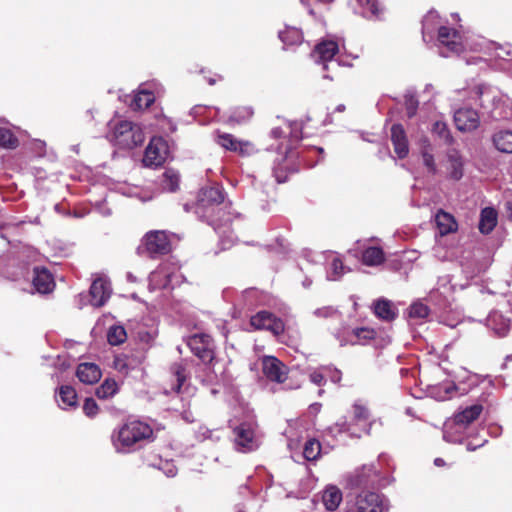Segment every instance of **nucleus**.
Instances as JSON below:
<instances>
[{"label":"nucleus","instance_id":"1","mask_svg":"<svg viewBox=\"0 0 512 512\" xmlns=\"http://www.w3.org/2000/svg\"><path fill=\"white\" fill-rule=\"evenodd\" d=\"M229 204L225 203V195L221 186L202 188L194 205V213L199 219L210 225H215L225 216V209Z\"/></svg>","mask_w":512,"mask_h":512},{"label":"nucleus","instance_id":"2","mask_svg":"<svg viewBox=\"0 0 512 512\" xmlns=\"http://www.w3.org/2000/svg\"><path fill=\"white\" fill-rule=\"evenodd\" d=\"M152 428L141 421L133 420L123 424L112 434V443L117 452L128 453L136 449L142 442L151 438Z\"/></svg>","mask_w":512,"mask_h":512},{"label":"nucleus","instance_id":"3","mask_svg":"<svg viewBox=\"0 0 512 512\" xmlns=\"http://www.w3.org/2000/svg\"><path fill=\"white\" fill-rule=\"evenodd\" d=\"M389 483V478L381 471L379 461L363 465L350 478V485L355 488H382Z\"/></svg>","mask_w":512,"mask_h":512},{"label":"nucleus","instance_id":"4","mask_svg":"<svg viewBox=\"0 0 512 512\" xmlns=\"http://www.w3.org/2000/svg\"><path fill=\"white\" fill-rule=\"evenodd\" d=\"M110 138L116 146L123 149H132L145 140L142 128L129 121H120L116 124Z\"/></svg>","mask_w":512,"mask_h":512},{"label":"nucleus","instance_id":"5","mask_svg":"<svg viewBox=\"0 0 512 512\" xmlns=\"http://www.w3.org/2000/svg\"><path fill=\"white\" fill-rule=\"evenodd\" d=\"M181 278L179 268L172 262H165L150 274L149 287L151 289L173 288L180 283Z\"/></svg>","mask_w":512,"mask_h":512},{"label":"nucleus","instance_id":"6","mask_svg":"<svg viewBox=\"0 0 512 512\" xmlns=\"http://www.w3.org/2000/svg\"><path fill=\"white\" fill-rule=\"evenodd\" d=\"M385 497L379 493L366 491L357 495L354 506L346 512H387Z\"/></svg>","mask_w":512,"mask_h":512},{"label":"nucleus","instance_id":"7","mask_svg":"<svg viewBox=\"0 0 512 512\" xmlns=\"http://www.w3.org/2000/svg\"><path fill=\"white\" fill-rule=\"evenodd\" d=\"M235 448L239 452H250L259 447V439L255 433L253 423L244 422L236 426L233 430Z\"/></svg>","mask_w":512,"mask_h":512},{"label":"nucleus","instance_id":"8","mask_svg":"<svg viewBox=\"0 0 512 512\" xmlns=\"http://www.w3.org/2000/svg\"><path fill=\"white\" fill-rule=\"evenodd\" d=\"M438 41L440 44V54L443 57H449L451 54H460L465 48L459 32L446 26L439 27Z\"/></svg>","mask_w":512,"mask_h":512},{"label":"nucleus","instance_id":"9","mask_svg":"<svg viewBox=\"0 0 512 512\" xmlns=\"http://www.w3.org/2000/svg\"><path fill=\"white\" fill-rule=\"evenodd\" d=\"M168 145L162 137H154L147 146L143 164L147 167L162 165L168 157Z\"/></svg>","mask_w":512,"mask_h":512},{"label":"nucleus","instance_id":"10","mask_svg":"<svg viewBox=\"0 0 512 512\" xmlns=\"http://www.w3.org/2000/svg\"><path fill=\"white\" fill-rule=\"evenodd\" d=\"M187 344L204 363H210L214 359V344L209 335L195 334L188 339Z\"/></svg>","mask_w":512,"mask_h":512},{"label":"nucleus","instance_id":"11","mask_svg":"<svg viewBox=\"0 0 512 512\" xmlns=\"http://www.w3.org/2000/svg\"><path fill=\"white\" fill-rule=\"evenodd\" d=\"M454 123L461 132H472L480 124V117L475 109L470 107H461L454 112Z\"/></svg>","mask_w":512,"mask_h":512},{"label":"nucleus","instance_id":"12","mask_svg":"<svg viewBox=\"0 0 512 512\" xmlns=\"http://www.w3.org/2000/svg\"><path fill=\"white\" fill-rule=\"evenodd\" d=\"M262 371L269 381L276 383H283L288 375L287 366L274 356L262 358Z\"/></svg>","mask_w":512,"mask_h":512},{"label":"nucleus","instance_id":"13","mask_svg":"<svg viewBox=\"0 0 512 512\" xmlns=\"http://www.w3.org/2000/svg\"><path fill=\"white\" fill-rule=\"evenodd\" d=\"M89 294L92 306H103L111 295V285L109 280L102 275L97 276L91 284Z\"/></svg>","mask_w":512,"mask_h":512},{"label":"nucleus","instance_id":"14","mask_svg":"<svg viewBox=\"0 0 512 512\" xmlns=\"http://www.w3.org/2000/svg\"><path fill=\"white\" fill-rule=\"evenodd\" d=\"M250 324L258 330H268L278 335L283 332V322L268 311H260L251 317Z\"/></svg>","mask_w":512,"mask_h":512},{"label":"nucleus","instance_id":"15","mask_svg":"<svg viewBox=\"0 0 512 512\" xmlns=\"http://www.w3.org/2000/svg\"><path fill=\"white\" fill-rule=\"evenodd\" d=\"M144 245L150 254H165L170 250V243L164 231L147 233Z\"/></svg>","mask_w":512,"mask_h":512},{"label":"nucleus","instance_id":"16","mask_svg":"<svg viewBox=\"0 0 512 512\" xmlns=\"http://www.w3.org/2000/svg\"><path fill=\"white\" fill-rule=\"evenodd\" d=\"M338 49V44L335 41L324 40L315 47L312 56L316 62L323 63L324 69H327V62L333 59L338 52Z\"/></svg>","mask_w":512,"mask_h":512},{"label":"nucleus","instance_id":"17","mask_svg":"<svg viewBox=\"0 0 512 512\" xmlns=\"http://www.w3.org/2000/svg\"><path fill=\"white\" fill-rule=\"evenodd\" d=\"M391 141L397 156L400 159L405 158L409 153V146L405 130L401 124H394L391 127Z\"/></svg>","mask_w":512,"mask_h":512},{"label":"nucleus","instance_id":"18","mask_svg":"<svg viewBox=\"0 0 512 512\" xmlns=\"http://www.w3.org/2000/svg\"><path fill=\"white\" fill-rule=\"evenodd\" d=\"M33 286L35 290L41 294L49 293L54 288V280L51 273L40 267L34 268Z\"/></svg>","mask_w":512,"mask_h":512},{"label":"nucleus","instance_id":"19","mask_svg":"<svg viewBox=\"0 0 512 512\" xmlns=\"http://www.w3.org/2000/svg\"><path fill=\"white\" fill-rule=\"evenodd\" d=\"M216 142L226 150L239 152L240 154H248L251 144L249 142L238 141L232 134L219 133Z\"/></svg>","mask_w":512,"mask_h":512},{"label":"nucleus","instance_id":"20","mask_svg":"<svg viewBox=\"0 0 512 512\" xmlns=\"http://www.w3.org/2000/svg\"><path fill=\"white\" fill-rule=\"evenodd\" d=\"M76 375L85 384H94L101 378V370L94 363H81L77 367Z\"/></svg>","mask_w":512,"mask_h":512},{"label":"nucleus","instance_id":"21","mask_svg":"<svg viewBox=\"0 0 512 512\" xmlns=\"http://www.w3.org/2000/svg\"><path fill=\"white\" fill-rule=\"evenodd\" d=\"M487 326L495 335L504 337L510 330V320L505 318L501 313L494 311L487 317Z\"/></svg>","mask_w":512,"mask_h":512},{"label":"nucleus","instance_id":"22","mask_svg":"<svg viewBox=\"0 0 512 512\" xmlns=\"http://www.w3.org/2000/svg\"><path fill=\"white\" fill-rule=\"evenodd\" d=\"M482 410L483 407L479 404L466 407L454 416L453 422L459 428L466 427L480 416Z\"/></svg>","mask_w":512,"mask_h":512},{"label":"nucleus","instance_id":"23","mask_svg":"<svg viewBox=\"0 0 512 512\" xmlns=\"http://www.w3.org/2000/svg\"><path fill=\"white\" fill-rule=\"evenodd\" d=\"M322 501L327 510L335 511L342 501V492L336 486H328L323 491Z\"/></svg>","mask_w":512,"mask_h":512},{"label":"nucleus","instance_id":"24","mask_svg":"<svg viewBox=\"0 0 512 512\" xmlns=\"http://www.w3.org/2000/svg\"><path fill=\"white\" fill-rule=\"evenodd\" d=\"M374 337V330L369 328H356L349 332L346 340H340V344L356 345L363 344L365 341L370 340Z\"/></svg>","mask_w":512,"mask_h":512},{"label":"nucleus","instance_id":"25","mask_svg":"<svg viewBox=\"0 0 512 512\" xmlns=\"http://www.w3.org/2000/svg\"><path fill=\"white\" fill-rule=\"evenodd\" d=\"M497 224V212L494 208L486 207L481 211L479 230L483 234L490 233Z\"/></svg>","mask_w":512,"mask_h":512},{"label":"nucleus","instance_id":"26","mask_svg":"<svg viewBox=\"0 0 512 512\" xmlns=\"http://www.w3.org/2000/svg\"><path fill=\"white\" fill-rule=\"evenodd\" d=\"M435 221L441 235L449 234L457 229V223L454 217L442 210L438 211L436 214Z\"/></svg>","mask_w":512,"mask_h":512},{"label":"nucleus","instance_id":"27","mask_svg":"<svg viewBox=\"0 0 512 512\" xmlns=\"http://www.w3.org/2000/svg\"><path fill=\"white\" fill-rule=\"evenodd\" d=\"M493 143L497 150L503 153H512V132L499 131L493 136Z\"/></svg>","mask_w":512,"mask_h":512},{"label":"nucleus","instance_id":"28","mask_svg":"<svg viewBox=\"0 0 512 512\" xmlns=\"http://www.w3.org/2000/svg\"><path fill=\"white\" fill-rule=\"evenodd\" d=\"M279 38L286 46L300 44L303 40L302 32L296 27H287L279 32Z\"/></svg>","mask_w":512,"mask_h":512},{"label":"nucleus","instance_id":"29","mask_svg":"<svg viewBox=\"0 0 512 512\" xmlns=\"http://www.w3.org/2000/svg\"><path fill=\"white\" fill-rule=\"evenodd\" d=\"M59 406L63 409L66 407H74L77 404V394L73 387L63 385L59 389Z\"/></svg>","mask_w":512,"mask_h":512},{"label":"nucleus","instance_id":"30","mask_svg":"<svg viewBox=\"0 0 512 512\" xmlns=\"http://www.w3.org/2000/svg\"><path fill=\"white\" fill-rule=\"evenodd\" d=\"M180 175L176 170L167 169L161 180V186L168 192H175L179 188Z\"/></svg>","mask_w":512,"mask_h":512},{"label":"nucleus","instance_id":"31","mask_svg":"<svg viewBox=\"0 0 512 512\" xmlns=\"http://www.w3.org/2000/svg\"><path fill=\"white\" fill-rule=\"evenodd\" d=\"M155 100L152 92L148 90H140L133 98L131 108L133 110H141L148 108Z\"/></svg>","mask_w":512,"mask_h":512},{"label":"nucleus","instance_id":"32","mask_svg":"<svg viewBox=\"0 0 512 512\" xmlns=\"http://www.w3.org/2000/svg\"><path fill=\"white\" fill-rule=\"evenodd\" d=\"M384 261V253L378 247L367 248L362 255V262L367 266H377Z\"/></svg>","mask_w":512,"mask_h":512},{"label":"nucleus","instance_id":"33","mask_svg":"<svg viewBox=\"0 0 512 512\" xmlns=\"http://www.w3.org/2000/svg\"><path fill=\"white\" fill-rule=\"evenodd\" d=\"M374 312L377 317H379L383 320H386V321L393 320L396 316V313L392 309L391 302L388 300H384V299L378 300L374 304Z\"/></svg>","mask_w":512,"mask_h":512},{"label":"nucleus","instance_id":"34","mask_svg":"<svg viewBox=\"0 0 512 512\" xmlns=\"http://www.w3.org/2000/svg\"><path fill=\"white\" fill-rule=\"evenodd\" d=\"M118 391V384L113 379H106L97 389L96 396L100 399H108Z\"/></svg>","mask_w":512,"mask_h":512},{"label":"nucleus","instance_id":"35","mask_svg":"<svg viewBox=\"0 0 512 512\" xmlns=\"http://www.w3.org/2000/svg\"><path fill=\"white\" fill-rule=\"evenodd\" d=\"M127 339L126 330L124 327L119 325H113L109 328L107 332V340L111 345H120L124 343Z\"/></svg>","mask_w":512,"mask_h":512},{"label":"nucleus","instance_id":"36","mask_svg":"<svg viewBox=\"0 0 512 512\" xmlns=\"http://www.w3.org/2000/svg\"><path fill=\"white\" fill-rule=\"evenodd\" d=\"M353 422L356 424H366L370 417L368 408L360 401H356L352 406Z\"/></svg>","mask_w":512,"mask_h":512},{"label":"nucleus","instance_id":"37","mask_svg":"<svg viewBox=\"0 0 512 512\" xmlns=\"http://www.w3.org/2000/svg\"><path fill=\"white\" fill-rule=\"evenodd\" d=\"M321 453V445L319 441L316 439L308 440L303 449V455L306 460L313 461L316 460Z\"/></svg>","mask_w":512,"mask_h":512},{"label":"nucleus","instance_id":"38","mask_svg":"<svg viewBox=\"0 0 512 512\" xmlns=\"http://www.w3.org/2000/svg\"><path fill=\"white\" fill-rule=\"evenodd\" d=\"M450 169H451V177L455 180H458L462 177V160L459 154L456 151H452L448 155Z\"/></svg>","mask_w":512,"mask_h":512},{"label":"nucleus","instance_id":"39","mask_svg":"<svg viewBox=\"0 0 512 512\" xmlns=\"http://www.w3.org/2000/svg\"><path fill=\"white\" fill-rule=\"evenodd\" d=\"M253 111L249 107L236 108L228 117V121L232 123L241 124L246 122L252 117Z\"/></svg>","mask_w":512,"mask_h":512},{"label":"nucleus","instance_id":"40","mask_svg":"<svg viewBox=\"0 0 512 512\" xmlns=\"http://www.w3.org/2000/svg\"><path fill=\"white\" fill-rule=\"evenodd\" d=\"M432 131L436 134L440 139H442L446 144H451L453 142V137L448 129V126L443 121H436L433 124Z\"/></svg>","mask_w":512,"mask_h":512},{"label":"nucleus","instance_id":"41","mask_svg":"<svg viewBox=\"0 0 512 512\" xmlns=\"http://www.w3.org/2000/svg\"><path fill=\"white\" fill-rule=\"evenodd\" d=\"M18 145L17 138L13 133L5 128L0 129V147L13 149Z\"/></svg>","mask_w":512,"mask_h":512},{"label":"nucleus","instance_id":"42","mask_svg":"<svg viewBox=\"0 0 512 512\" xmlns=\"http://www.w3.org/2000/svg\"><path fill=\"white\" fill-rule=\"evenodd\" d=\"M362 7V14L367 18L378 16V3L376 0H357Z\"/></svg>","mask_w":512,"mask_h":512},{"label":"nucleus","instance_id":"43","mask_svg":"<svg viewBox=\"0 0 512 512\" xmlns=\"http://www.w3.org/2000/svg\"><path fill=\"white\" fill-rule=\"evenodd\" d=\"M429 315V308L421 302L413 303L409 308L410 318L423 320Z\"/></svg>","mask_w":512,"mask_h":512},{"label":"nucleus","instance_id":"44","mask_svg":"<svg viewBox=\"0 0 512 512\" xmlns=\"http://www.w3.org/2000/svg\"><path fill=\"white\" fill-rule=\"evenodd\" d=\"M344 273H346V269L342 263V261L335 257L330 265V272L328 273L329 280H338Z\"/></svg>","mask_w":512,"mask_h":512},{"label":"nucleus","instance_id":"45","mask_svg":"<svg viewBox=\"0 0 512 512\" xmlns=\"http://www.w3.org/2000/svg\"><path fill=\"white\" fill-rule=\"evenodd\" d=\"M438 18V14L435 11H430L423 19V27H422V33L423 38L426 40L427 34L431 33L433 31V24Z\"/></svg>","mask_w":512,"mask_h":512},{"label":"nucleus","instance_id":"46","mask_svg":"<svg viewBox=\"0 0 512 512\" xmlns=\"http://www.w3.org/2000/svg\"><path fill=\"white\" fill-rule=\"evenodd\" d=\"M425 142H428L427 140ZM422 158L424 165L428 168V170L432 173L436 171L434 157L430 152V144L427 143V146H425L422 150Z\"/></svg>","mask_w":512,"mask_h":512},{"label":"nucleus","instance_id":"47","mask_svg":"<svg viewBox=\"0 0 512 512\" xmlns=\"http://www.w3.org/2000/svg\"><path fill=\"white\" fill-rule=\"evenodd\" d=\"M437 291L443 295L445 298L451 295L453 291V287L450 285L449 276H444L439 278Z\"/></svg>","mask_w":512,"mask_h":512},{"label":"nucleus","instance_id":"48","mask_svg":"<svg viewBox=\"0 0 512 512\" xmlns=\"http://www.w3.org/2000/svg\"><path fill=\"white\" fill-rule=\"evenodd\" d=\"M325 367L326 366L320 367L317 370H314L310 373L309 378L312 383L319 385V386H321L325 383V381H326Z\"/></svg>","mask_w":512,"mask_h":512},{"label":"nucleus","instance_id":"49","mask_svg":"<svg viewBox=\"0 0 512 512\" xmlns=\"http://www.w3.org/2000/svg\"><path fill=\"white\" fill-rule=\"evenodd\" d=\"M83 411L88 417H94L98 413V405L92 398H87L83 405Z\"/></svg>","mask_w":512,"mask_h":512},{"label":"nucleus","instance_id":"50","mask_svg":"<svg viewBox=\"0 0 512 512\" xmlns=\"http://www.w3.org/2000/svg\"><path fill=\"white\" fill-rule=\"evenodd\" d=\"M314 314L317 316V317H334V316H337L338 315V311L336 309H334L333 307H323V308H319V309H316Z\"/></svg>","mask_w":512,"mask_h":512},{"label":"nucleus","instance_id":"51","mask_svg":"<svg viewBox=\"0 0 512 512\" xmlns=\"http://www.w3.org/2000/svg\"><path fill=\"white\" fill-rule=\"evenodd\" d=\"M326 379L329 378L333 383H339L342 377L341 371L336 368L326 366Z\"/></svg>","mask_w":512,"mask_h":512},{"label":"nucleus","instance_id":"52","mask_svg":"<svg viewBox=\"0 0 512 512\" xmlns=\"http://www.w3.org/2000/svg\"><path fill=\"white\" fill-rule=\"evenodd\" d=\"M175 375H176L177 384L173 387V390L175 392H179L183 382L185 381V374H184L183 369L180 366H177V368L175 370Z\"/></svg>","mask_w":512,"mask_h":512},{"label":"nucleus","instance_id":"53","mask_svg":"<svg viewBox=\"0 0 512 512\" xmlns=\"http://www.w3.org/2000/svg\"><path fill=\"white\" fill-rule=\"evenodd\" d=\"M417 101H415L413 99V97H411L410 99H408L406 101V111H407V115L409 118L413 117L416 113V110H417Z\"/></svg>","mask_w":512,"mask_h":512},{"label":"nucleus","instance_id":"54","mask_svg":"<svg viewBox=\"0 0 512 512\" xmlns=\"http://www.w3.org/2000/svg\"><path fill=\"white\" fill-rule=\"evenodd\" d=\"M114 367L120 372H126L128 370V365L125 359L121 356H117L114 360Z\"/></svg>","mask_w":512,"mask_h":512},{"label":"nucleus","instance_id":"55","mask_svg":"<svg viewBox=\"0 0 512 512\" xmlns=\"http://www.w3.org/2000/svg\"><path fill=\"white\" fill-rule=\"evenodd\" d=\"M273 173H274V176L276 178V181L278 183H283L286 181L287 179V174L284 170L278 168V167H274L273 169Z\"/></svg>","mask_w":512,"mask_h":512},{"label":"nucleus","instance_id":"56","mask_svg":"<svg viewBox=\"0 0 512 512\" xmlns=\"http://www.w3.org/2000/svg\"><path fill=\"white\" fill-rule=\"evenodd\" d=\"M335 428H338L339 432H350V426L347 424L346 421H343L342 423H337L335 425Z\"/></svg>","mask_w":512,"mask_h":512},{"label":"nucleus","instance_id":"57","mask_svg":"<svg viewBox=\"0 0 512 512\" xmlns=\"http://www.w3.org/2000/svg\"><path fill=\"white\" fill-rule=\"evenodd\" d=\"M168 469L165 471L168 477H174L176 475V469L173 465L167 464Z\"/></svg>","mask_w":512,"mask_h":512},{"label":"nucleus","instance_id":"58","mask_svg":"<svg viewBox=\"0 0 512 512\" xmlns=\"http://www.w3.org/2000/svg\"><path fill=\"white\" fill-rule=\"evenodd\" d=\"M199 432L201 433L203 439L210 438L212 435V432L206 428H200Z\"/></svg>","mask_w":512,"mask_h":512},{"label":"nucleus","instance_id":"59","mask_svg":"<svg viewBox=\"0 0 512 512\" xmlns=\"http://www.w3.org/2000/svg\"><path fill=\"white\" fill-rule=\"evenodd\" d=\"M271 135L274 137V138H280L282 136V130L281 128H274L272 129L271 131Z\"/></svg>","mask_w":512,"mask_h":512},{"label":"nucleus","instance_id":"60","mask_svg":"<svg viewBox=\"0 0 512 512\" xmlns=\"http://www.w3.org/2000/svg\"><path fill=\"white\" fill-rule=\"evenodd\" d=\"M505 55H509V52L506 51L504 48L500 47L499 51L496 52V56L499 58H504Z\"/></svg>","mask_w":512,"mask_h":512},{"label":"nucleus","instance_id":"61","mask_svg":"<svg viewBox=\"0 0 512 512\" xmlns=\"http://www.w3.org/2000/svg\"><path fill=\"white\" fill-rule=\"evenodd\" d=\"M486 442V440H484L482 443L480 444H477V445H471V443H468L467 444V449L468 450H475L477 447H481L484 443Z\"/></svg>","mask_w":512,"mask_h":512},{"label":"nucleus","instance_id":"62","mask_svg":"<svg viewBox=\"0 0 512 512\" xmlns=\"http://www.w3.org/2000/svg\"><path fill=\"white\" fill-rule=\"evenodd\" d=\"M506 209L510 213V217L512 218V201H508L506 203Z\"/></svg>","mask_w":512,"mask_h":512},{"label":"nucleus","instance_id":"63","mask_svg":"<svg viewBox=\"0 0 512 512\" xmlns=\"http://www.w3.org/2000/svg\"><path fill=\"white\" fill-rule=\"evenodd\" d=\"M434 464H435L436 466H443V465H444V460H443L442 458H436V459L434 460Z\"/></svg>","mask_w":512,"mask_h":512},{"label":"nucleus","instance_id":"64","mask_svg":"<svg viewBox=\"0 0 512 512\" xmlns=\"http://www.w3.org/2000/svg\"><path fill=\"white\" fill-rule=\"evenodd\" d=\"M336 110H337L338 112H342V111H344V110H345V106H344V105H342V104H341V105H338V106H337V108H336Z\"/></svg>","mask_w":512,"mask_h":512}]
</instances>
